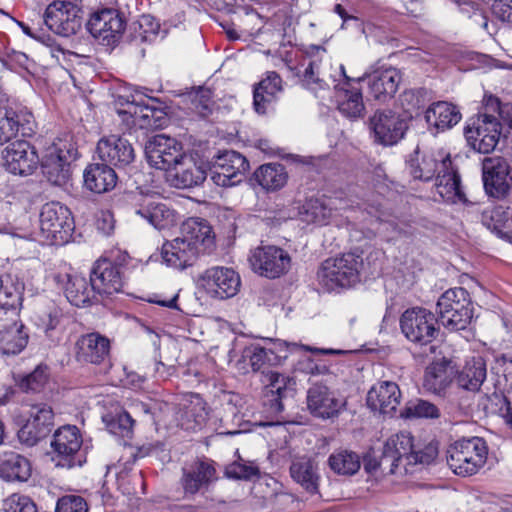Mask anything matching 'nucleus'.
I'll list each match as a JSON object with an SVG mask.
<instances>
[{"label": "nucleus", "mask_w": 512, "mask_h": 512, "mask_svg": "<svg viewBox=\"0 0 512 512\" xmlns=\"http://www.w3.org/2000/svg\"><path fill=\"white\" fill-rule=\"evenodd\" d=\"M328 463L335 473L341 475H353L361 467L360 456L350 450H339L332 453Z\"/></svg>", "instance_id": "nucleus-49"}, {"label": "nucleus", "mask_w": 512, "mask_h": 512, "mask_svg": "<svg viewBox=\"0 0 512 512\" xmlns=\"http://www.w3.org/2000/svg\"><path fill=\"white\" fill-rule=\"evenodd\" d=\"M74 227L68 207L59 202H48L40 210L36 239L50 245H62L72 237Z\"/></svg>", "instance_id": "nucleus-4"}, {"label": "nucleus", "mask_w": 512, "mask_h": 512, "mask_svg": "<svg viewBox=\"0 0 512 512\" xmlns=\"http://www.w3.org/2000/svg\"><path fill=\"white\" fill-rule=\"evenodd\" d=\"M77 149L72 136L66 134L46 147L41 167L44 177L53 185H65L71 176V164L76 160Z\"/></svg>", "instance_id": "nucleus-3"}, {"label": "nucleus", "mask_w": 512, "mask_h": 512, "mask_svg": "<svg viewBox=\"0 0 512 512\" xmlns=\"http://www.w3.org/2000/svg\"><path fill=\"white\" fill-rule=\"evenodd\" d=\"M159 103L154 98H148L145 105H142L140 116L138 118V128L146 130H154L162 128L167 123V114L162 107L155 106Z\"/></svg>", "instance_id": "nucleus-47"}, {"label": "nucleus", "mask_w": 512, "mask_h": 512, "mask_svg": "<svg viewBox=\"0 0 512 512\" xmlns=\"http://www.w3.org/2000/svg\"><path fill=\"white\" fill-rule=\"evenodd\" d=\"M483 182L487 194L502 198L512 187V168L501 157L486 158L483 162Z\"/></svg>", "instance_id": "nucleus-19"}, {"label": "nucleus", "mask_w": 512, "mask_h": 512, "mask_svg": "<svg viewBox=\"0 0 512 512\" xmlns=\"http://www.w3.org/2000/svg\"><path fill=\"white\" fill-rule=\"evenodd\" d=\"M482 224L498 237L512 242V209L496 206L483 210Z\"/></svg>", "instance_id": "nucleus-37"}, {"label": "nucleus", "mask_w": 512, "mask_h": 512, "mask_svg": "<svg viewBox=\"0 0 512 512\" xmlns=\"http://www.w3.org/2000/svg\"><path fill=\"white\" fill-rule=\"evenodd\" d=\"M208 414L203 398L198 394H191L184 408L181 425L186 430L201 429L207 422Z\"/></svg>", "instance_id": "nucleus-43"}, {"label": "nucleus", "mask_w": 512, "mask_h": 512, "mask_svg": "<svg viewBox=\"0 0 512 512\" xmlns=\"http://www.w3.org/2000/svg\"><path fill=\"white\" fill-rule=\"evenodd\" d=\"M381 255L380 251L371 252L366 262L355 253L328 258L322 262L317 271V281L327 292L351 287L359 281L361 273L373 275L377 271Z\"/></svg>", "instance_id": "nucleus-1"}, {"label": "nucleus", "mask_w": 512, "mask_h": 512, "mask_svg": "<svg viewBox=\"0 0 512 512\" xmlns=\"http://www.w3.org/2000/svg\"><path fill=\"white\" fill-rule=\"evenodd\" d=\"M84 185L95 193H104L115 187L117 175L114 169L104 162L89 165L83 174Z\"/></svg>", "instance_id": "nucleus-36"}, {"label": "nucleus", "mask_w": 512, "mask_h": 512, "mask_svg": "<svg viewBox=\"0 0 512 512\" xmlns=\"http://www.w3.org/2000/svg\"><path fill=\"white\" fill-rule=\"evenodd\" d=\"M83 444L82 435L74 425H65L58 428L51 442L53 457L57 466L73 468L82 466L85 458L81 453Z\"/></svg>", "instance_id": "nucleus-8"}, {"label": "nucleus", "mask_w": 512, "mask_h": 512, "mask_svg": "<svg viewBox=\"0 0 512 512\" xmlns=\"http://www.w3.org/2000/svg\"><path fill=\"white\" fill-rule=\"evenodd\" d=\"M31 475V465L27 458L8 452L0 456V477L5 481H27Z\"/></svg>", "instance_id": "nucleus-38"}, {"label": "nucleus", "mask_w": 512, "mask_h": 512, "mask_svg": "<svg viewBox=\"0 0 512 512\" xmlns=\"http://www.w3.org/2000/svg\"><path fill=\"white\" fill-rule=\"evenodd\" d=\"M191 109L201 117H207L212 112V92L208 88L199 87L189 94Z\"/></svg>", "instance_id": "nucleus-57"}, {"label": "nucleus", "mask_w": 512, "mask_h": 512, "mask_svg": "<svg viewBox=\"0 0 512 512\" xmlns=\"http://www.w3.org/2000/svg\"><path fill=\"white\" fill-rule=\"evenodd\" d=\"M441 324L449 331L464 330L473 318V304L468 291L462 287L446 290L437 301Z\"/></svg>", "instance_id": "nucleus-6"}, {"label": "nucleus", "mask_w": 512, "mask_h": 512, "mask_svg": "<svg viewBox=\"0 0 512 512\" xmlns=\"http://www.w3.org/2000/svg\"><path fill=\"white\" fill-rule=\"evenodd\" d=\"M282 79L274 71H269L266 76L255 85L253 91V105L258 114H265L277 101L282 92Z\"/></svg>", "instance_id": "nucleus-32"}, {"label": "nucleus", "mask_w": 512, "mask_h": 512, "mask_svg": "<svg viewBox=\"0 0 512 512\" xmlns=\"http://www.w3.org/2000/svg\"><path fill=\"white\" fill-rule=\"evenodd\" d=\"M247 159L234 150L217 155L210 167V179L217 186L230 187L242 181L248 170Z\"/></svg>", "instance_id": "nucleus-13"}, {"label": "nucleus", "mask_w": 512, "mask_h": 512, "mask_svg": "<svg viewBox=\"0 0 512 512\" xmlns=\"http://www.w3.org/2000/svg\"><path fill=\"white\" fill-rule=\"evenodd\" d=\"M436 193L449 203L465 202V195L460 187V177L452 165L446 171H439L435 184Z\"/></svg>", "instance_id": "nucleus-41"}, {"label": "nucleus", "mask_w": 512, "mask_h": 512, "mask_svg": "<svg viewBox=\"0 0 512 512\" xmlns=\"http://www.w3.org/2000/svg\"><path fill=\"white\" fill-rule=\"evenodd\" d=\"M354 208L350 200L338 198H310L303 206V219L308 223L325 225L330 223L340 211Z\"/></svg>", "instance_id": "nucleus-23"}, {"label": "nucleus", "mask_w": 512, "mask_h": 512, "mask_svg": "<svg viewBox=\"0 0 512 512\" xmlns=\"http://www.w3.org/2000/svg\"><path fill=\"white\" fill-rule=\"evenodd\" d=\"M199 285L210 297L223 300L238 293L241 279L232 268L214 266L200 275Z\"/></svg>", "instance_id": "nucleus-12"}, {"label": "nucleus", "mask_w": 512, "mask_h": 512, "mask_svg": "<svg viewBox=\"0 0 512 512\" xmlns=\"http://www.w3.org/2000/svg\"><path fill=\"white\" fill-rule=\"evenodd\" d=\"M145 154L152 167L166 172L184 155L181 144L164 134L155 135L146 143Z\"/></svg>", "instance_id": "nucleus-16"}, {"label": "nucleus", "mask_w": 512, "mask_h": 512, "mask_svg": "<svg viewBox=\"0 0 512 512\" xmlns=\"http://www.w3.org/2000/svg\"><path fill=\"white\" fill-rule=\"evenodd\" d=\"M109 351V339L97 332L82 335L76 342V357L80 362L99 364L108 357Z\"/></svg>", "instance_id": "nucleus-31"}, {"label": "nucleus", "mask_w": 512, "mask_h": 512, "mask_svg": "<svg viewBox=\"0 0 512 512\" xmlns=\"http://www.w3.org/2000/svg\"><path fill=\"white\" fill-rule=\"evenodd\" d=\"M62 320V310L58 307H52L38 316L36 325L52 343H58L64 331Z\"/></svg>", "instance_id": "nucleus-46"}, {"label": "nucleus", "mask_w": 512, "mask_h": 512, "mask_svg": "<svg viewBox=\"0 0 512 512\" xmlns=\"http://www.w3.org/2000/svg\"><path fill=\"white\" fill-rule=\"evenodd\" d=\"M363 75H367L366 80L372 96L381 101L393 97L402 80L400 70L392 66H381Z\"/></svg>", "instance_id": "nucleus-26"}, {"label": "nucleus", "mask_w": 512, "mask_h": 512, "mask_svg": "<svg viewBox=\"0 0 512 512\" xmlns=\"http://www.w3.org/2000/svg\"><path fill=\"white\" fill-rule=\"evenodd\" d=\"M200 252L180 235L163 243L161 257L163 263L178 270L192 266Z\"/></svg>", "instance_id": "nucleus-28"}, {"label": "nucleus", "mask_w": 512, "mask_h": 512, "mask_svg": "<svg viewBox=\"0 0 512 512\" xmlns=\"http://www.w3.org/2000/svg\"><path fill=\"white\" fill-rule=\"evenodd\" d=\"M287 173L281 164L268 163L261 165L253 174V179L266 191H276L284 187Z\"/></svg>", "instance_id": "nucleus-42"}, {"label": "nucleus", "mask_w": 512, "mask_h": 512, "mask_svg": "<svg viewBox=\"0 0 512 512\" xmlns=\"http://www.w3.org/2000/svg\"><path fill=\"white\" fill-rule=\"evenodd\" d=\"M438 456V443L430 440L427 443H414L413 451L408 456V467L414 465H430Z\"/></svg>", "instance_id": "nucleus-55"}, {"label": "nucleus", "mask_w": 512, "mask_h": 512, "mask_svg": "<svg viewBox=\"0 0 512 512\" xmlns=\"http://www.w3.org/2000/svg\"><path fill=\"white\" fill-rule=\"evenodd\" d=\"M180 236L193 244L200 253H205L214 246V235L209 223L201 218H189L183 222Z\"/></svg>", "instance_id": "nucleus-33"}, {"label": "nucleus", "mask_w": 512, "mask_h": 512, "mask_svg": "<svg viewBox=\"0 0 512 512\" xmlns=\"http://www.w3.org/2000/svg\"><path fill=\"white\" fill-rule=\"evenodd\" d=\"M56 512H88L86 500L75 494L62 496L56 504Z\"/></svg>", "instance_id": "nucleus-63"}, {"label": "nucleus", "mask_w": 512, "mask_h": 512, "mask_svg": "<svg viewBox=\"0 0 512 512\" xmlns=\"http://www.w3.org/2000/svg\"><path fill=\"white\" fill-rule=\"evenodd\" d=\"M1 512H37V508L28 496L12 494L3 500Z\"/></svg>", "instance_id": "nucleus-60"}, {"label": "nucleus", "mask_w": 512, "mask_h": 512, "mask_svg": "<svg viewBox=\"0 0 512 512\" xmlns=\"http://www.w3.org/2000/svg\"><path fill=\"white\" fill-rule=\"evenodd\" d=\"M90 284L95 293L102 296L120 292L124 284L122 267L110 259H98L91 270Z\"/></svg>", "instance_id": "nucleus-20"}, {"label": "nucleus", "mask_w": 512, "mask_h": 512, "mask_svg": "<svg viewBox=\"0 0 512 512\" xmlns=\"http://www.w3.org/2000/svg\"><path fill=\"white\" fill-rule=\"evenodd\" d=\"M94 289L84 276L79 274L67 275L65 295L67 300L76 307H84L92 300Z\"/></svg>", "instance_id": "nucleus-45"}, {"label": "nucleus", "mask_w": 512, "mask_h": 512, "mask_svg": "<svg viewBox=\"0 0 512 512\" xmlns=\"http://www.w3.org/2000/svg\"><path fill=\"white\" fill-rule=\"evenodd\" d=\"M288 379L284 375L269 371L264 375L263 383H265L266 394L273 397L271 399V408L275 412L283 410L281 399L286 397Z\"/></svg>", "instance_id": "nucleus-48"}, {"label": "nucleus", "mask_w": 512, "mask_h": 512, "mask_svg": "<svg viewBox=\"0 0 512 512\" xmlns=\"http://www.w3.org/2000/svg\"><path fill=\"white\" fill-rule=\"evenodd\" d=\"M133 210L136 215L158 230L170 228L177 221L174 210L149 195L135 194Z\"/></svg>", "instance_id": "nucleus-18"}, {"label": "nucleus", "mask_w": 512, "mask_h": 512, "mask_svg": "<svg viewBox=\"0 0 512 512\" xmlns=\"http://www.w3.org/2000/svg\"><path fill=\"white\" fill-rule=\"evenodd\" d=\"M400 416L402 418L410 419V418H427V419H437L440 416V411L436 405L433 403L423 400L417 399L414 401H409L404 409L400 412Z\"/></svg>", "instance_id": "nucleus-53"}, {"label": "nucleus", "mask_w": 512, "mask_h": 512, "mask_svg": "<svg viewBox=\"0 0 512 512\" xmlns=\"http://www.w3.org/2000/svg\"><path fill=\"white\" fill-rule=\"evenodd\" d=\"M228 478L238 480H251L259 475V468L252 462L235 461L226 467Z\"/></svg>", "instance_id": "nucleus-59"}, {"label": "nucleus", "mask_w": 512, "mask_h": 512, "mask_svg": "<svg viewBox=\"0 0 512 512\" xmlns=\"http://www.w3.org/2000/svg\"><path fill=\"white\" fill-rule=\"evenodd\" d=\"M28 420L49 433L54 424V413L47 404L32 405L29 410Z\"/></svg>", "instance_id": "nucleus-58"}, {"label": "nucleus", "mask_w": 512, "mask_h": 512, "mask_svg": "<svg viewBox=\"0 0 512 512\" xmlns=\"http://www.w3.org/2000/svg\"><path fill=\"white\" fill-rule=\"evenodd\" d=\"M97 154L101 161L110 167H126L135 159L132 144L118 135L102 137L97 144Z\"/></svg>", "instance_id": "nucleus-22"}, {"label": "nucleus", "mask_w": 512, "mask_h": 512, "mask_svg": "<svg viewBox=\"0 0 512 512\" xmlns=\"http://www.w3.org/2000/svg\"><path fill=\"white\" fill-rule=\"evenodd\" d=\"M370 122L375 139L383 145L397 143L407 129V123L390 110L376 112Z\"/></svg>", "instance_id": "nucleus-25"}, {"label": "nucleus", "mask_w": 512, "mask_h": 512, "mask_svg": "<svg viewBox=\"0 0 512 512\" xmlns=\"http://www.w3.org/2000/svg\"><path fill=\"white\" fill-rule=\"evenodd\" d=\"M488 448L480 437L456 441L447 450V464L459 476L475 474L486 462Z\"/></svg>", "instance_id": "nucleus-7"}, {"label": "nucleus", "mask_w": 512, "mask_h": 512, "mask_svg": "<svg viewBox=\"0 0 512 512\" xmlns=\"http://www.w3.org/2000/svg\"><path fill=\"white\" fill-rule=\"evenodd\" d=\"M146 99H144L141 95L136 94L130 97L124 98L119 97L118 105V114L122 118L126 125L129 128L136 127L138 128V118L140 116V110L142 109V105H145Z\"/></svg>", "instance_id": "nucleus-50"}, {"label": "nucleus", "mask_w": 512, "mask_h": 512, "mask_svg": "<svg viewBox=\"0 0 512 512\" xmlns=\"http://www.w3.org/2000/svg\"><path fill=\"white\" fill-rule=\"evenodd\" d=\"M451 164L450 154L442 149L421 152L417 148L407 161V169L414 179L430 181L436 173L446 171Z\"/></svg>", "instance_id": "nucleus-15"}, {"label": "nucleus", "mask_w": 512, "mask_h": 512, "mask_svg": "<svg viewBox=\"0 0 512 512\" xmlns=\"http://www.w3.org/2000/svg\"><path fill=\"white\" fill-rule=\"evenodd\" d=\"M401 391L397 383L381 381L371 387L367 394V405L371 410L392 415L400 404Z\"/></svg>", "instance_id": "nucleus-29"}, {"label": "nucleus", "mask_w": 512, "mask_h": 512, "mask_svg": "<svg viewBox=\"0 0 512 512\" xmlns=\"http://www.w3.org/2000/svg\"><path fill=\"white\" fill-rule=\"evenodd\" d=\"M29 334L21 322L0 326V353L5 356L20 354L28 344Z\"/></svg>", "instance_id": "nucleus-35"}, {"label": "nucleus", "mask_w": 512, "mask_h": 512, "mask_svg": "<svg viewBox=\"0 0 512 512\" xmlns=\"http://www.w3.org/2000/svg\"><path fill=\"white\" fill-rule=\"evenodd\" d=\"M414 441L409 432H400L387 439L383 447V453L379 464L383 470L390 474L401 472L409 473L408 456L413 451Z\"/></svg>", "instance_id": "nucleus-14"}, {"label": "nucleus", "mask_w": 512, "mask_h": 512, "mask_svg": "<svg viewBox=\"0 0 512 512\" xmlns=\"http://www.w3.org/2000/svg\"><path fill=\"white\" fill-rule=\"evenodd\" d=\"M248 260L256 274L269 279L279 278L291 268L289 253L275 245L256 247L251 250Z\"/></svg>", "instance_id": "nucleus-10"}, {"label": "nucleus", "mask_w": 512, "mask_h": 512, "mask_svg": "<svg viewBox=\"0 0 512 512\" xmlns=\"http://www.w3.org/2000/svg\"><path fill=\"white\" fill-rule=\"evenodd\" d=\"M425 120L429 128L438 133L455 126L461 120V113L453 104L439 101L427 108Z\"/></svg>", "instance_id": "nucleus-34"}, {"label": "nucleus", "mask_w": 512, "mask_h": 512, "mask_svg": "<svg viewBox=\"0 0 512 512\" xmlns=\"http://www.w3.org/2000/svg\"><path fill=\"white\" fill-rule=\"evenodd\" d=\"M20 300V292L12 286H4L0 278V307L5 309L15 308L20 303Z\"/></svg>", "instance_id": "nucleus-64"}, {"label": "nucleus", "mask_w": 512, "mask_h": 512, "mask_svg": "<svg viewBox=\"0 0 512 512\" xmlns=\"http://www.w3.org/2000/svg\"><path fill=\"white\" fill-rule=\"evenodd\" d=\"M87 28L95 38L107 41V44L117 41L125 29V20L119 11L111 8H103L94 12Z\"/></svg>", "instance_id": "nucleus-21"}, {"label": "nucleus", "mask_w": 512, "mask_h": 512, "mask_svg": "<svg viewBox=\"0 0 512 512\" xmlns=\"http://www.w3.org/2000/svg\"><path fill=\"white\" fill-rule=\"evenodd\" d=\"M216 479L213 464L207 460H198L183 467L181 484L186 495H195L207 489Z\"/></svg>", "instance_id": "nucleus-27"}, {"label": "nucleus", "mask_w": 512, "mask_h": 512, "mask_svg": "<svg viewBox=\"0 0 512 512\" xmlns=\"http://www.w3.org/2000/svg\"><path fill=\"white\" fill-rule=\"evenodd\" d=\"M5 169L14 175H31L38 166L39 157L33 146L25 140L9 144L2 152Z\"/></svg>", "instance_id": "nucleus-17"}, {"label": "nucleus", "mask_w": 512, "mask_h": 512, "mask_svg": "<svg viewBox=\"0 0 512 512\" xmlns=\"http://www.w3.org/2000/svg\"><path fill=\"white\" fill-rule=\"evenodd\" d=\"M436 325L434 314L422 307L407 309L400 318L401 332L410 342L419 345H427L436 338Z\"/></svg>", "instance_id": "nucleus-9"}, {"label": "nucleus", "mask_w": 512, "mask_h": 512, "mask_svg": "<svg viewBox=\"0 0 512 512\" xmlns=\"http://www.w3.org/2000/svg\"><path fill=\"white\" fill-rule=\"evenodd\" d=\"M508 105H501L499 99L492 95L485 98L484 112L476 119H470L464 134L468 145L475 151L488 154L492 152L501 135V123Z\"/></svg>", "instance_id": "nucleus-2"}, {"label": "nucleus", "mask_w": 512, "mask_h": 512, "mask_svg": "<svg viewBox=\"0 0 512 512\" xmlns=\"http://www.w3.org/2000/svg\"><path fill=\"white\" fill-rule=\"evenodd\" d=\"M44 22L54 33L69 37L81 28V9L70 1H54L45 10Z\"/></svg>", "instance_id": "nucleus-11"}, {"label": "nucleus", "mask_w": 512, "mask_h": 512, "mask_svg": "<svg viewBox=\"0 0 512 512\" xmlns=\"http://www.w3.org/2000/svg\"><path fill=\"white\" fill-rule=\"evenodd\" d=\"M345 402L336 396L326 385L316 383L307 391V406L312 415L321 419H330L339 414Z\"/></svg>", "instance_id": "nucleus-24"}, {"label": "nucleus", "mask_w": 512, "mask_h": 512, "mask_svg": "<svg viewBox=\"0 0 512 512\" xmlns=\"http://www.w3.org/2000/svg\"><path fill=\"white\" fill-rule=\"evenodd\" d=\"M48 434L49 433L27 419L25 424L19 429L17 436L22 444L31 447L36 445Z\"/></svg>", "instance_id": "nucleus-62"}, {"label": "nucleus", "mask_w": 512, "mask_h": 512, "mask_svg": "<svg viewBox=\"0 0 512 512\" xmlns=\"http://www.w3.org/2000/svg\"><path fill=\"white\" fill-rule=\"evenodd\" d=\"M491 411L503 419L505 425L512 431V405L502 394L494 393L490 398Z\"/></svg>", "instance_id": "nucleus-61"}, {"label": "nucleus", "mask_w": 512, "mask_h": 512, "mask_svg": "<svg viewBox=\"0 0 512 512\" xmlns=\"http://www.w3.org/2000/svg\"><path fill=\"white\" fill-rule=\"evenodd\" d=\"M290 475L307 492L314 494L318 491L319 475L315 462L308 457L296 458L290 466Z\"/></svg>", "instance_id": "nucleus-39"}, {"label": "nucleus", "mask_w": 512, "mask_h": 512, "mask_svg": "<svg viewBox=\"0 0 512 512\" xmlns=\"http://www.w3.org/2000/svg\"><path fill=\"white\" fill-rule=\"evenodd\" d=\"M453 369L447 362H433L425 371L423 386L434 394H442L453 379Z\"/></svg>", "instance_id": "nucleus-40"}, {"label": "nucleus", "mask_w": 512, "mask_h": 512, "mask_svg": "<svg viewBox=\"0 0 512 512\" xmlns=\"http://www.w3.org/2000/svg\"><path fill=\"white\" fill-rule=\"evenodd\" d=\"M366 76L362 75L357 78L348 76L343 64H338L330 75L334 84L337 109L347 119L357 120L365 114L360 83L366 80Z\"/></svg>", "instance_id": "nucleus-5"}, {"label": "nucleus", "mask_w": 512, "mask_h": 512, "mask_svg": "<svg viewBox=\"0 0 512 512\" xmlns=\"http://www.w3.org/2000/svg\"><path fill=\"white\" fill-rule=\"evenodd\" d=\"M102 419L111 434L127 437L132 432L134 421L126 411L106 414Z\"/></svg>", "instance_id": "nucleus-54"}, {"label": "nucleus", "mask_w": 512, "mask_h": 512, "mask_svg": "<svg viewBox=\"0 0 512 512\" xmlns=\"http://www.w3.org/2000/svg\"><path fill=\"white\" fill-rule=\"evenodd\" d=\"M242 359L248 361L253 371L260 370L265 364L274 365L278 359L272 349L259 345L246 347L242 352Z\"/></svg>", "instance_id": "nucleus-52"}, {"label": "nucleus", "mask_w": 512, "mask_h": 512, "mask_svg": "<svg viewBox=\"0 0 512 512\" xmlns=\"http://www.w3.org/2000/svg\"><path fill=\"white\" fill-rule=\"evenodd\" d=\"M19 130V117L16 111L7 106L0 107V145L10 141Z\"/></svg>", "instance_id": "nucleus-56"}, {"label": "nucleus", "mask_w": 512, "mask_h": 512, "mask_svg": "<svg viewBox=\"0 0 512 512\" xmlns=\"http://www.w3.org/2000/svg\"><path fill=\"white\" fill-rule=\"evenodd\" d=\"M49 375L46 365H38L31 373L18 376L16 384L23 392H40L47 384Z\"/></svg>", "instance_id": "nucleus-51"}, {"label": "nucleus", "mask_w": 512, "mask_h": 512, "mask_svg": "<svg viewBox=\"0 0 512 512\" xmlns=\"http://www.w3.org/2000/svg\"><path fill=\"white\" fill-rule=\"evenodd\" d=\"M207 177L206 170L196 164L191 156L183 155L168 172L167 178L176 188H190L201 184Z\"/></svg>", "instance_id": "nucleus-30"}, {"label": "nucleus", "mask_w": 512, "mask_h": 512, "mask_svg": "<svg viewBox=\"0 0 512 512\" xmlns=\"http://www.w3.org/2000/svg\"><path fill=\"white\" fill-rule=\"evenodd\" d=\"M486 379V365L482 358H473L467 361L462 370L458 373L457 383L459 387L476 392L480 389Z\"/></svg>", "instance_id": "nucleus-44"}]
</instances>
